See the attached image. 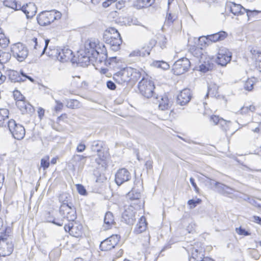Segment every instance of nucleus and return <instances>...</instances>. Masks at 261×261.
Segmentation results:
<instances>
[{"label": "nucleus", "instance_id": "nucleus-62", "mask_svg": "<svg viewBox=\"0 0 261 261\" xmlns=\"http://www.w3.org/2000/svg\"><path fill=\"white\" fill-rule=\"evenodd\" d=\"M56 106L55 107V110L56 112L60 111L63 107V103L58 100H56Z\"/></svg>", "mask_w": 261, "mask_h": 261}, {"label": "nucleus", "instance_id": "nucleus-33", "mask_svg": "<svg viewBox=\"0 0 261 261\" xmlns=\"http://www.w3.org/2000/svg\"><path fill=\"white\" fill-rule=\"evenodd\" d=\"M59 200L61 203V205H69L73 204L71 202L72 197L71 195L67 193H63L59 196Z\"/></svg>", "mask_w": 261, "mask_h": 261}, {"label": "nucleus", "instance_id": "nucleus-18", "mask_svg": "<svg viewBox=\"0 0 261 261\" xmlns=\"http://www.w3.org/2000/svg\"><path fill=\"white\" fill-rule=\"evenodd\" d=\"M192 93L188 88L183 89L177 96V103L181 106L187 105L191 100Z\"/></svg>", "mask_w": 261, "mask_h": 261}, {"label": "nucleus", "instance_id": "nucleus-6", "mask_svg": "<svg viewBox=\"0 0 261 261\" xmlns=\"http://www.w3.org/2000/svg\"><path fill=\"white\" fill-rule=\"evenodd\" d=\"M191 66L189 60L182 58L176 61L173 65V70L176 75H180L188 71Z\"/></svg>", "mask_w": 261, "mask_h": 261}, {"label": "nucleus", "instance_id": "nucleus-19", "mask_svg": "<svg viewBox=\"0 0 261 261\" xmlns=\"http://www.w3.org/2000/svg\"><path fill=\"white\" fill-rule=\"evenodd\" d=\"M127 199H129L131 201L130 206L135 205L137 207H141V201L140 198L141 197V193L140 192L136 190L133 188L130 192H129L126 196Z\"/></svg>", "mask_w": 261, "mask_h": 261}, {"label": "nucleus", "instance_id": "nucleus-28", "mask_svg": "<svg viewBox=\"0 0 261 261\" xmlns=\"http://www.w3.org/2000/svg\"><path fill=\"white\" fill-rule=\"evenodd\" d=\"M87 157L80 154H74L72 156V161L74 167H76L79 169L82 170L86 162Z\"/></svg>", "mask_w": 261, "mask_h": 261}, {"label": "nucleus", "instance_id": "nucleus-1", "mask_svg": "<svg viewBox=\"0 0 261 261\" xmlns=\"http://www.w3.org/2000/svg\"><path fill=\"white\" fill-rule=\"evenodd\" d=\"M98 41L95 39H88L85 44V49L78 51V64L81 66H87L90 60L97 58L98 50L101 49Z\"/></svg>", "mask_w": 261, "mask_h": 261}, {"label": "nucleus", "instance_id": "nucleus-17", "mask_svg": "<svg viewBox=\"0 0 261 261\" xmlns=\"http://www.w3.org/2000/svg\"><path fill=\"white\" fill-rule=\"evenodd\" d=\"M133 205H131L125 210L122 214L121 221L128 225H133L135 221V212L133 210Z\"/></svg>", "mask_w": 261, "mask_h": 261}, {"label": "nucleus", "instance_id": "nucleus-60", "mask_svg": "<svg viewBox=\"0 0 261 261\" xmlns=\"http://www.w3.org/2000/svg\"><path fill=\"white\" fill-rule=\"evenodd\" d=\"M217 88L215 86H214L213 87H208V91L206 94V96H208L209 94L212 95V96H215L214 91L217 92Z\"/></svg>", "mask_w": 261, "mask_h": 261}, {"label": "nucleus", "instance_id": "nucleus-2", "mask_svg": "<svg viewBox=\"0 0 261 261\" xmlns=\"http://www.w3.org/2000/svg\"><path fill=\"white\" fill-rule=\"evenodd\" d=\"M61 16V13L56 10L42 11L38 15L37 21L40 25L46 26L60 19Z\"/></svg>", "mask_w": 261, "mask_h": 261}, {"label": "nucleus", "instance_id": "nucleus-63", "mask_svg": "<svg viewBox=\"0 0 261 261\" xmlns=\"http://www.w3.org/2000/svg\"><path fill=\"white\" fill-rule=\"evenodd\" d=\"M85 149L86 145L83 143H80L78 144L76 150L79 152H82L85 150Z\"/></svg>", "mask_w": 261, "mask_h": 261}, {"label": "nucleus", "instance_id": "nucleus-12", "mask_svg": "<svg viewBox=\"0 0 261 261\" xmlns=\"http://www.w3.org/2000/svg\"><path fill=\"white\" fill-rule=\"evenodd\" d=\"M156 41L154 39L150 40L149 42L144 46L141 49H137L132 51L130 55V57L142 56L145 57L149 55L152 48L155 46Z\"/></svg>", "mask_w": 261, "mask_h": 261}, {"label": "nucleus", "instance_id": "nucleus-54", "mask_svg": "<svg viewBox=\"0 0 261 261\" xmlns=\"http://www.w3.org/2000/svg\"><path fill=\"white\" fill-rule=\"evenodd\" d=\"M253 125L255 126V128H252V131L254 133H261V122H253Z\"/></svg>", "mask_w": 261, "mask_h": 261}, {"label": "nucleus", "instance_id": "nucleus-42", "mask_svg": "<svg viewBox=\"0 0 261 261\" xmlns=\"http://www.w3.org/2000/svg\"><path fill=\"white\" fill-rule=\"evenodd\" d=\"M49 166V157L48 155H46L41 160L40 168H43L44 170H45Z\"/></svg>", "mask_w": 261, "mask_h": 261}, {"label": "nucleus", "instance_id": "nucleus-49", "mask_svg": "<svg viewBox=\"0 0 261 261\" xmlns=\"http://www.w3.org/2000/svg\"><path fill=\"white\" fill-rule=\"evenodd\" d=\"M159 44L161 47L163 49L166 47L167 40L166 37L163 35H160L159 36Z\"/></svg>", "mask_w": 261, "mask_h": 261}, {"label": "nucleus", "instance_id": "nucleus-48", "mask_svg": "<svg viewBox=\"0 0 261 261\" xmlns=\"http://www.w3.org/2000/svg\"><path fill=\"white\" fill-rule=\"evenodd\" d=\"M206 179L204 180L205 182L211 188H214L215 187L216 189L217 187V185L218 184L219 182H217L215 181L214 179H212L207 176H205Z\"/></svg>", "mask_w": 261, "mask_h": 261}, {"label": "nucleus", "instance_id": "nucleus-14", "mask_svg": "<svg viewBox=\"0 0 261 261\" xmlns=\"http://www.w3.org/2000/svg\"><path fill=\"white\" fill-rule=\"evenodd\" d=\"M131 174L125 168L118 170L115 174V182L118 186H120L124 182L129 180Z\"/></svg>", "mask_w": 261, "mask_h": 261}, {"label": "nucleus", "instance_id": "nucleus-44", "mask_svg": "<svg viewBox=\"0 0 261 261\" xmlns=\"http://www.w3.org/2000/svg\"><path fill=\"white\" fill-rule=\"evenodd\" d=\"M212 67V65H211L208 62H204L203 64H202L199 66V70L205 73L211 69Z\"/></svg>", "mask_w": 261, "mask_h": 261}, {"label": "nucleus", "instance_id": "nucleus-20", "mask_svg": "<svg viewBox=\"0 0 261 261\" xmlns=\"http://www.w3.org/2000/svg\"><path fill=\"white\" fill-rule=\"evenodd\" d=\"M103 145L102 141L96 140L92 142L91 146L92 151L97 153L99 159L101 161H105L106 159L103 152L102 151Z\"/></svg>", "mask_w": 261, "mask_h": 261}, {"label": "nucleus", "instance_id": "nucleus-39", "mask_svg": "<svg viewBox=\"0 0 261 261\" xmlns=\"http://www.w3.org/2000/svg\"><path fill=\"white\" fill-rule=\"evenodd\" d=\"M130 74L129 77L130 81L133 82L137 81L141 76V73L139 70L130 67Z\"/></svg>", "mask_w": 261, "mask_h": 261}, {"label": "nucleus", "instance_id": "nucleus-27", "mask_svg": "<svg viewBox=\"0 0 261 261\" xmlns=\"http://www.w3.org/2000/svg\"><path fill=\"white\" fill-rule=\"evenodd\" d=\"M28 43L30 47H33L32 51L34 55L38 57V48H37V46H39V49H42L43 45V41L39 40L38 41L37 38L33 37L32 39L28 40Z\"/></svg>", "mask_w": 261, "mask_h": 261}, {"label": "nucleus", "instance_id": "nucleus-50", "mask_svg": "<svg viewBox=\"0 0 261 261\" xmlns=\"http://www.w3.org/2000/svg\"><path fill=\"white\" fill-rule=\"evenodd\" d=\"M201 201V200L199 199H197L196 200L194 199H190L188 200V204L190 206V208H193L195 207L198 204H199Z\"/></svg>", "mask_w": 261, "mask_h": 261}, {"label": "nucleus", "instance_id": "nucleus-61", "mask_svg": "<svg viewBox=\"0 0 261 261\" xmlns=\"http://www.w3.org/2000/svg\"><path fill=\"white\" fill-rule=\"evenodd\" d=\"M76 187H77V190L78 191V192L80 194L83 195H84L86 194V190L83 186H82V185L79 184V185H77Z\"/></svg>", "mask_w": 261, "mask_h": 261}, {"label": "nucleus", "instance_id": "nucleus-30", "mask_svg": "<svg viewBox=\"0 0 261 261\" xmlns=\"http://www.w3.org/2000/svg\"><path fill=\"white\" fill-rule=\"evenodd\" d=\"M108 35H109V37H111L112 39L121 38L120 34L117 30L113 27L109 28L103 34V38L105 41H106V37H107Z\"/></svg>", "mask_w": 261, "mask_h": 261}, {"label": "nucleus", "instance_id": "nucleus-38", "mask_svg": "<svg viewBox=\"0 0 261 261\" xmlns=\"http://www.w3.org/2000/svg\"><path fill=\"white\" fill-rule=\"evenodd\" d=\"M9 43V38L6 36L3 30L0 28V46L5 48L8 46Z\"/></svg>", "mask_w": 261, "mask_h": 261}, {"label": "nucleus", "instance_id": "nucleus-11", "mask_svg": "<svg viewBox=\"0 0 261 261\" xmlns=\"http://www.w3.org/2000/svg\"><path fill=\"white\" fill-rule=\"evenodd\" d=\"M57 54V59L61 62L71 61L72 63L76 62L78 64V57L77 60H75L72 51L68 48L64 47L60 50Z\"/></svg>", "mask_w": 261, "mask_h": 261}, {"label": "nucleus", "instance_id": "nucleus-53", "mask_svg": "<svg viewBox=\"0 0 261 261\" xmlns=\"http://www.w3.org/2000/svg\"><path fill=\"white\" fill-rule=\"evenodd\" d=\"M245 13H247V15L249 19L250 18L253 17L256 15H257L259 11L257 10H250L249 9H246V11H245Z\"/></svg>", "mask_w": 261, "mask_h": 261}, {"label": "nucleus", "instance_id": "nucleus-23", "mask_svg": "<svg viewBox=\"0 0 261 261\" xmlns=\"http://www.w3.org/2000/svg\"><path fill=\"white\" fill-rule=\"evenodd\" d=\"M217 185V187L216 190L221 195L231 197V195H232L233 192L236 191L234 189L221 182H219L218 184Z\"/></svg>", "mask_w": 261, "mask_h": 261}, {"label": "nucleus", "instance_id": "nucleus-55", "mask_svg": "<svg viewBox=\"0 0 261 261\" xmlns=\"http://www.w3.org/2000/svg\"><path fill=\"white\" fill-rule=\"evenodd\" d=\"M14 97L16 101L24 99V97L17 90L14 92Z\"/></svg>", "mask_w": 261, "mask_h": 261}, {"label": "nucleus", "instance_id": "nucleus-21", "mask_svg": "<svg viewBox=\"0 0 261 261\" xmlns=\"http://www.w3.org/2000/svg\"><path fill=\"white\" fill-rule=\"evenodd\" d=\"M21 10L26 15L28 18H32L37 12V7L33 3H29L25 5L21 6Z\"/></svg>", "mask_w": 261, "mask_h": 261}, {"label": "nucleus", "instance_id": "nucleus-26", "mask_svg": "<svg viewBox=\"0 0 261 261\" xmlns=\"http://www.w3.org/2000/svg\"><path fill=\"white\" fill-rule=\"evenodd\" d=\"M103 222L104 223L102 227L103 230L105 231L111 228L115 223L112 213L108 212L106 213Z\"/></svg>", "mask_w": 261, "mask_h": 261}, {"label": "nucleus", "instance_id": "nucleus-32", "mask_svg": "<svg viewBox=\"0 0 261 261\" xmlns=\"http://www.w3.org/2000/svg\"><path fill=\"white\" fill-rule=\"evenodd\" d=\"M102 47V49H100L101 52L100 53L98 50V56H97V58H95L93 59V60H90V63L92 64H94V62L101 63L107 60L108 55L105 45H103Z\"/></svg>", "mask_w": 261, "mask_h": 261}, {"label": "nucleus", "instance_id": "nucleus-24", "mask_svg": "<svg viewBox=\"0 0 261 261\" xmlns=\"http://www.w3.org/2000/svg\"><path fill=\"white\" fill-rule=\"evenodd\" d=\"M109 35H107L105 42L107 44L110 46V48L112 50L117 51L120 49V45L122 44L121 38H116L112 39L111 37H109Z\"/></svg>", "mask_w": 261, "mask_h": 261}, {"label": "nucleus", "instance_id": "nucleus-36", "mask_svg": "<svg viewBox=\"0 0 261 261\" xmlns=\"http://www.w3.org/2000/svg\"><path fill=\"white\" fill-rule=\"evenodd\" d=\"M154 2V0H136L135 5L138 9H141L151 6Z\"/></svg>", "mask_w": 261, "mask_h": 261}, {"label": "nucleus", "instance_id": "nucleus-57", "mask_svg": "<svg viewBox=\"0 0 261 261\" xmlns=\"http://www.w3.org/2000/svg\"><path fill=\"white\" fill-rule=\"evenodd\" d=\"M78 101L76 100L71 99L67 102V107L72 109L75 108L77 106Z\"/></svg>", "mask_w": 261, "mask_h": 261}, {"label": "nucleus", "instance_id": "nucleus-9", "mask_svg": "<svg viewBox=\"0 0 261 261\" xmlns=\"http://www.w3.org/2000/svg\"><path fill=\"white\" fill-rule=\"evenodd\" d=\"M130 67L123 68L113 74L114 80L118 84H124L130 81Z\"/></svg>", "mask_w": 261, "mask_h": 261}, {"label": "nucleus", "instance_id": "nucleus-29", "mask_svg": "<svg viewBox=\"0 0 261 261\" xmlns=\"http://www.w3.org/2000/svg\"><path fill=\"white\" fill-rule=\"evenodd\" d=\"M9 111L7 109L0 110V126L6 127L8 126L9 120Z\"/></svg>", "mask_w": 261, "mask_h": 261}, {"label": "nucleus", "instance_id": "nucleus-35", "mask_svg": "<svg viewBox=\"0 0 261 261\" xmlns=\"http://www.w3.org/2000/svg\"><path fill=\"white\" fill-rule=\"evenodd\" d=\"M4 5L8 8L14 10H19L21 8V5L19 4L16 0H5Z\"/></svg>", "mask_w": 261, "mask_h": 261}, {"label": "nucleus", "instance_id": "nucleus-10", "mask_svg": "<svg viewBox=\"0 0 261 261\" xmlns=\"http://www.w3.org/2000/svg\"><path fill=\"white\" fill-rule=\"evenodd\" d=\"M231 59V53L225 47H221L218 52L216 62L222 66H226Z\"/></svg>", "mask_w": 261, "mask_h": 261}, {"label": "nucleus", "instance_id": "nucleus-46", "mask_svg": "<svg viewBox=\"0 0 261 261\" xmlns=\"http://www.w3.org/2000/svg\"><path fill=\"white\" fill-rule=\"evenodd\" d=\"M235 230L236 233L240 236H248L251 234L248 230H246L241 226L236 228Z\"/></svg>", "mask_w": 261, "mask_h": 261}, {"label": "nucleus", "instance_id": "nucleus-13", "mask_svg": "<svg viewBox=\"0 0 261 261\" xmlns=\"http://www.w3.org/2000/svg\"><path fill=\"white\" fill-rule=\"evenodd\" d=\"M83 226L76 222L71 221L64 226L65 230L75 237H79L82 234Z\"/></svg>", "mask_w": 261, "mask_h": 261}, {"label": "nucleus", "instance_id": "nucleus-4", "mask_svg": "<svg viewBox=\"0 0 261 261\" xmlns=\"http://www.w3.org/2000/svg\"><path fill=\"white\" fill-rule=\"evenodd\" d=\"M11 52L13 56L17 59L19 62H22L28 57L29 51L27 47L20 42H18L12 45L11 47Z\"/></svg>", "mask_w": 261, "mask_h": 261}, {"label": "nucleus", "instance_id": "nucleus-3", "mask_svg": "<svg viewBox=\"0 0 261 261\" xmlns=\"http://www.w3.org/2000/svg\"><path fill=\"white\" fill-rule=\"evenodd\" d=\"M138 88L140 94L144 97L149 98L153 96L154 83L148 77H143L138 83Z\"/></svg>", "mask_w": 261, "mask_h": 261}, {"label": "nucleus", "instance_id": "nucleus-22", "mask_svg": "<svg viewBox=\"0 0 261 261\" xmlns=\"http://www.w3.org/2000/svg\"><path fill=\"white\" fill-rule=\"evenodd\" d=\"M156 98L159 99V108L162 111H165L169 110L172 106V101L168 98L167 95L160 96L156 97Z\"/></svg>", "mask_w": 261, "mask_h": 261}, {"label": "nucleus", "instance_id": "nucleus-64", "mask_svg": "<svg viewBox=\"0 0 261 261\" xmlns=\"http://www.w3.org/2000/svg\"><path fill=\"white\" fill-rule=\"evenodd\" d=\"M193 54L194 56H196L197 58H199L202 55L201 48L198 47L195 48L193 51Z\"/></svg>", "mask_w": 261, "mask_h": 261}, {"label": "nucleus", "instance_id": "nucleus-43", "mask_svg": "<svg viewBox=\"0 0 261 261\" xmlns=\"http://www.w3.org/2000/svg\"><path fill=\"white\" fill-rule=\"evenodd\" d=\"M176 18L177 16L175 14H172L170 12H167L166 17L165 23L169 24L172 23Z\"/></svg>", "mask_w": 261, "mask_h": 261}, {"label": "nucleus", "instance_id": "nucleus-25", "mask_svg": "<svg viewBox=\"0 0 261 261\" xmlns=\"http://www.w3.org/2000/svg\"><path fill=\"white\" fill-rule=\"evenodd\" d=\"M227 7L233 15L237 16L244 14L246 11V9L244 8L242 6L234 3H230L227 5Z\"/></svg>", "mask_w": 261, "mask_h": 261}, {"label": "nucleus", "instance_id": "nucleus-47", "mask_svg": "<svg viewBox=\"0 0 261 261\" xmlns=\"http://www.w3.org/2000/svg\"><path fill=\"white\" fill-rule=\"evenodd\" d=\"M229 123V122H227L225 120L222 118V119H220L218 125L220 126V127L222 130L226 132L228 129Z\"/></svg>", "mask_w": 261, "mask_h": 261}, {"label": "nucleus", "instance_id": "nucleus-59", "mask_svg": "<svg viewBox=\"0 0 261 261\" xmlns=\"http://www.w3.org/2000/svg\"><path fill=\"white\" fill-rule=\"evenodd\" d=\"M16 105L20 109H27V104L24 100L16 101Z\"/></svg>", "mask_w": 261, "mask_h": 261}, {"label": "nucleus", "instance_id": "nucleus-45", "mask_svg": "<svg viewBox=\"0 0 261 261\" xmlns=\"http://www.w3.org/2000/svg\"><path fill=\"white\" fill-rule=\"evenodd\" d=\"M202 256L203 254L201 253V252H199L198 249L195 248L193 249L191 257L196 259H198V260L200 261L203 258L202 257Z\"/></svg>", "mask_w": 261, "mask_h": 261}, {"label": "nucleus", "instance_id": "nucleus-56", "mask_svg": "<svg viewBox=\"0 0 261 261\" xmlns=\"http://www.w3.org/2000/svg\"><path fill=\"white\" fill-rule=\"evenodd\" d=\"M220 119H222V118H220L218 116L216 115H213L210 118L211 121L212 122L214 125H218Z\"/></svg>", "mask_w": 261, "mask_h": 261}, {"label": "nucleus", "instance_id": "nucleus-37", "mask_svg": "<svg viewBox=\"0 0 261 261\" xmlns=\"http://www.w3.org/2000/svg\"><path fill=\"white\" fill-rule=\"evenodd\" d=\"M45 219L47 222L53 223L57 225L62 226L63 225V219L59 220L53 218L51 216L50 212H46L45 213Z\"/></svg>", "mask_w": 261, "mask_h": 261}, {"label": "nucleus", "instance_id": "nucleus-5", "mask_svg": "<svg viewBox=\"0 0 261 261\" xmlns=\"http://www.w3.org/2000/svg\"><path fill=\"white\" fill-rule=\"evenodd\" d=\"M7 126L12 136L17 140L23 139L25 136V129L24 127L20 124L16 123L13 119H10L8 122Z\"/></svg>", "mask_w": 261, "mask_h": 261}, {"label": "nucleus", "instance_id": "nucleus-51", "mask_svg": "<svg viewBox=\"0 0 261 261\" xmlns=\"http://www.w3.org/2000/svg\"><path fill=\"white\" fill-rule=\"evenodd\" d=\"M49 40H45V45H44V47L42 50V51H41V50L42 49H38V57H41L42 56L44 53H45V51L48 46V43H49ZM37 48H39V46H37Z\"/></svg>", "mask_w": 261, "mask_h": 261}, {"label": "nucleus", "instance_id": "nucleus-15", "mask_svg": "<svg viewBox=\"0 0 261 261\" xmlns=\"http://www.w3.org/2000/svg\"><path fill=\"white\" fill-rule=\"evenodd\" d=\"M227 36V33L225 31H220L218 33L207 35L206 37H201L199 38V40L201 41V39H204L207 41L205 42V40H203L205 43H207L210 41L211 42H216L217 41H220L223 40L225 39Z\"/></svg>", "mask_w": 261, "mask_h": 261}, {"label": "nucleus", "instance_id": "nucleus-16", "mask_svg": "<svg viewBox=\"0 0 261 261\" xmlns=\"http://www.w3.org/2000/svg\"><path fill=\"white\" fill-rule=\"evenodd\" d=\"M8 235L5 234L4 236H0V244L3 242L2 245V252L0 253L3 256L10 255L13 251V244L12 242L5 243V240H7Z\"/></svg>", "mask_w": 261, "mask_h": 261}, {"label": "nucleus", "instance_id": "nucleus-41", "mask_svg": "<svg viewBox=\"0 0 261 261\" xmlns=\"http://www.w3.org/2000/svg\"><path fill=\"white\" fill-rule=\"evenodd\" d=\"M250 53L252 55V58L256 62H259L261 63V51L257 48L253 47L250 49Z\"/></svg>", "mask_w": 261, "mask_h": 261}, {"label": "nucleus", "instance_id": "nucleus-8", "mask_svg": "<svg viewBox=\"0 0 261 261\" xmlns=\"http://www.w3.org/2000/svg\"><path fill=\"white\" fill-rule=\"evenodd\" d=\"M120 237L112 235L100 243L99 248L101 251H107L114 248L120 241Z\"/></svg>", "mask_w": 261, "mask_h": 261}, {"label": "nucleus", "instance_id": "nucleus-40", "mask_svg": "<svg viewBox=\"0 0 261 261\" xmlns=\"http://www.w3.org/2000/svg\"><path fill=\"white\" fill-rule=\"evenodd\" d=\"M11 55L7 52L0 50V63L4 64L8 62L11 59Z\"/></svg>", "mask_w": 261, "mask_h": 261}, {"label": "nucleus", "instance_id": "nucleus-34", "mask_svg": "<svg viewBox=\"0 0 261 261\" xmlns=\"http://www.w3.org/2000/svg\"><path fill=\"white\" fill-rule=\"evenodd\" d=\"M9 78L11 82L14 83L25 81V79H23L22 75H20L17 71L15 70H10L9 72Z\"/></svg>", "mask_w": 261, "mask_h": 261}, {"label": "nucleus", "instance_id": "nucleus-58", "mask_svg": "<svg viewBox=\"0 0 261 261\" xmlns=\"http://www.w3.org/2000/svg\"><path fill=\"white\" fill-rule=\"evenodd\" d=\"M187 231L189 233H193L196 231V225L195 223H191L187 226Z\"/></svg>", "mask_w": 261, "mask_h": 261}, {"label": "nucleus", "instance_id": "nucleus-52", "mask_svg": "<svg viewBox=\"0 0 261 261\" xmlns=\"http://www.w3.org/2000/svg\"><path fill=\"white\" fill-rule=\"evenodd\" d=\"M244 89L247 91H251L253 87V81L251 80H247L244 86Z\"/></svg>", "mask_w": 261, "mask_h": 261}, {"label": "nucleus", "instance_id": "nucleus-31", "mask_svg": "<svg viewBox=\"0 0 261 261\" xmlns=\"http://www.w3.org/2000/svg\"><path fill=\"white\" fill-rule=\"evenodd\" d=\"M147 227V222L144 217L140 218L139 222L137 224L134 232L137 234L142 233L145 231Z\"/></svg>", "mask_w": 261, "mask_h": 261}, {"label": "nucleus", "instance_id": "nucleus-7", "mask_svg": "<svg viewBox=\"0 0 261 261\" xmlns=\"http://www.w3.org/2000/svg\"><path fill=\"white\" fill-rule=\"evenodd\" d=\"M59 212L63 218L68 221H74L76 219V213L73 204L71 205H61Z\"/></svg>", "mask_w": 261, "mask_h": 261}]
</instances>
